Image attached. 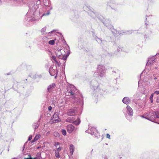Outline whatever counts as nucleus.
<instances>
[{
  "label": "nucleus",
  "instance_id": "nucleus-1",
  "mask_svg": "<svg viewBox=\"0 0 159 159\" xmlns=\"http://www.w3.org/2000/svg\"><path fill=\"white\" fill-rule=\"evenodd\" d=\"M106 72V69L104 66L102 65H98L97 71L94 73V75L96 77H103Z\"/></svg>",
  "mask_w": 159,
  "mask_h": 159
},
{
  "label": "nucleus",
  "instance_id": "nucleus-2",
  "mask_svg": "<svg viewBox=\"0 0 159 159\" xmlns=\"http://www.w3.org/2000/svg\"><path fill=\"white\" fill-rule=\"evenodd\" d=\"M123 111L126 118L128 120H131V117H129V116L131 117L133 115V111L132 108L129 106L127 105L126 109L124 110Z\"/></svg>",
  "mask_w": 159,
  "mask_h": 159
},
{
  "label": "nucleus",
  "instance_id": "nucleus-3",
  "mask_svg": "<svg viewBox=\"0 0 159 159\" xmlns=\"http://www.w3.org/2000/svg\"><path fill=\"white\" fill-rule=\"evenodd\" d=\"M155 116L154 111H152L146 114L144 116H143L142 117L151 121H153L156 120Z\"/></svg>",
  "mask_w": 159,
  "mask_h": 159
},
{
  "label": "nucleus",
  "instance_id": "nucleus-4",
  "mask_svg": "<svg viewBox=\"0 0 159 159\" xmlns=\"http://www.w3.org/2000/svg\"><path fill=\"white\" fill-rule=\"evenodd\" d=\"M155 77L154 74L151 75H148V77H145L143 78L142 80L143 82L144 83L146 84L151 85V83L152 80H153L154 77Z\"/></svg>",
  "mask_w": 159,
  "mask_h": 159
},
{
  "label": "nucleus",
  "instance_id": "nucleus-5",
  "mask_svg": "<svg viewBox=\"0 0 159 159\" xmlns=\"http://www.w3.org/2000/svg\"><path fill=\"white\" fill-rule=\"evenodd\" d=\"M79 100L76 97L73 98V103L75 104L77 103V104H80V105H83V96L82 94H80L79 96Z\"/></svg>",
  "mask_w": 159,
  "mask_h": 159
},
{
  "label": "nucleus",
  "instance_id": "nucleus-6",
  "mask_svg": "<svg viewBox=\"0 0 159 159\" xmlns=\"http://www.w3.org/2000/svg\"><path fill=\"white\" fill-rule=\"evenodd\" d=\"M67 89V91H68L69 93L73 97H74L76 88L74 85L70 84V86L68 87Z\"/></svg>",
  "mask_w": 159,
  "mask_h": 159
},
{
  "label": "nucleus",
  "instance_id": "nucleus-7",
  "mask_svg": "<svg viewBox=\"0 0 159 159\" xmlns=\"http://www.w3.org/2000/svg\"><path fill=\"white\" fill-rule=\"evenodd\" d=\"M49 73L51 76H54L56 75L55 78H56L57 74H58V71L57 69H54L52 67H50L49 70Z\"/></svg>",
  "mask_w": 159,
  "mask_h": 159
},
{
  "label": "nucleus",
  "instance_id": "nucleus-8",
  "mask_svg": "<svg viewBox=\"0 0 159 159\" xmlns=\"http://www.w3.org/2000/svg\"><path fill=\"white\" fill-rule=\"evenodd\" d=\"M52 120L53 123L58 122L60 120L59 119L58 113H55L54 114L53 117L52 118Z\"/></svg>",
  "mask_w": 159,
  "mask_h": 159
},
{
  "label": "nucleus",
  "instance_id": "nucleus-9",
  "mask_svg": "<svg viewBox=\"0 0 159 159\" xmlns=\"http://www.w3.org/2000/svg\"><path fill=\"white\" fill-rule=\"evenodd\" d=\"M156 59V58L155 56H152L151 58H149L146 64V66H148L149 65L152 64L155 61Z\"/></svg>",
  "mask_w": 159,
  "mask_h": 159
},
{
  "label": "nucleus",
  "instance_id": "nucleus-10",
  "mask_svg": "<svg viewBox=\"0 0 159 159\" xmlns=\"http://www.w3.org/2000/svg\"><path fill=\"white\" fill-rule=\"evenodd\" d=\"M67 131L69 133H71L75 130L74 126L71 124L68 125L66 127Z\"/></svg>",
  "mask_w": 159,
  "mask_h": 159
},
{
  "label": "nucleus",
  "instance_id": "nucleus-11",
  "mask_svg": "<svg viewBox=\"0 0 159 159\" xmlns=\"http://www.w3.org/2000/svg\"><path fill=\"white\" fill-rule=\"evenodd\" d=\"M76 114V111L74 109L69 110L67 112V114L69 116H74Z\"/></svg>",
  "mask_w": 159,
  "mask_h": 159
},
{
  "label": "nucleus",
  "instance_id": "nucleus-12",
  "mask_svg": "<svg viewBox=\"0 0 159 159\" xmlns=\"http://www.w3.org/2000/svg\"><path fill=\"white\" fill-rule=\"evenodd\" d=\"M65 106L70 105H72V102L70 101V99L68 98H66L64 101H62V102Z\"/></svg>",
  "mask_w": 159,
  "mask_h": 159
},
{
  "label": "nucleus",
  "instance_id": "nucleus-13",
  "mask_svg": "<svg viewBox=\"0 0 159 159\" xmlns=\"http://www.w3.org/2000/svg\"><path fill=\"white\" fill-rule=\"evenodd\" d=\"M56 86V84L54 83H52L48 87L47 92H50Z\"/></svg>",
  "mask_w": 159,
  "mask_h": 159
},
{
  "label": "nucleus",
  "instance_id": "nucleus-14",
  "mask_svg": "<svg viewBox=\"0 0 159 159\" xmlns=\"http://www.w3.org/2000/svg\"><path fill=\"white\" fill-rule=\"evenodd\" d=\"M122 102L124 103L128 104L130 102V99L128 97H125L123 99Z\"/></svg>",
  "mask_w": 159,
  "mask_h": 159
},
{
  "label": "nucleus",
  "instance_id": "nucleus-15",
  "mask_svg": "<svg viewBox=\"0 0 159 159\" xmlns=\"http://www.w3.org/2000/svg\"><path fill=\"white\" fill-rule=\"evenodd\" d=\"M40 119H39L37 122L34 123L32 125V127L34 129V130L37 129L39 125Z\"/></svg>",
  "mask_w": 159,
  "mask_h": 159
},
{
  "label": "nucleus",
  "instance_id": "nucleus-16",
  "mask_svg": "<svg viewBox=\"0 0 159 159\" xmlns=\"http://www.w3.org/2000/svg\"><path fill=\"white\" fill-rule=\"evenodd\" d=\"M25 19L26 21L28 22L34 21L35 20V19L34 18H32V17H30L28 16V14L25 16Z\"/></svg>",
  "mask_w": 159,
  "mask_h": 159
},
{
  "label": "nucleus",
  "instance_id": "nucleus-17",
  "mask_svg": "<svg viewBox=\"0 0 159 159\" xmlns=\"http://www.w3.org/2000/svg\"><path fill=\"white\" fill-rule=\"evenodd\" d=\"M63 50L61 49H55V52L56 55L57 56L59 57L62 54L61 51Z\"/></svg>",
  "mask_w": 159,
  "mask_h": 159
},
{
  "label": "nucleus",
  "instance_id": "nucleus-18",
  "mask_svg": "<svg viewBox=\"0 0 159 159\" xmlns=\"http://www.w3.org/2000/svg\"><path fill=\"white\" fill-rule=\"evenodd\" d=\"M90 130L91 132L90 133L91 135H95L94 134V133H95V134L97 133L98 135V133L97 131V130L94 127H92L91 128Z\"/></svg>",
  "mask_w": 159,
  "mask_h": 159
},
{
  "label": "nucleus",
  "instance_id": "nucleus-19",
  "mask_svg": "<svg viewBox=\"0 0 159 159\" xmlns=\"http://www.w3.org/2000/svg\"><path fill=\"white\" fill-rule=\"evenodd\" d=\"M91 85H92L93 88L95 90L97 89L98 86V85L97 82L96 81H94L93 82H91Z\"/></svg>",
  "mask_w": 159,
  "mask_h": 159
},
{
  "label": "nucleus",
  "instance_id": "nucleus-20",
  "mask_svg": "<svg viewBox=\"0 0 159 159\" xmlns=\"http://www.w3.org/2000/svg\"><path fill=\"white\" fill-rule=\"evenodd\" d=\"M75 120L74 117H69L66 119V121L70 123H73L74 122V120Z\"/></svg>",
  "mask_w": 159,
  "mask_h": 159
},
{
  "label": "nucleus",
  "instance_id": "nucleus-21",
  "mask_svg": "<svg viewBox=\"0 0 159 159\" xmlns=\"http://www.w3.org/2000/svg\"><path fill=\"white\" fill-rule=\"evenodd\" d=\"M102 22L104 25L107 26H108L110 24V21L108 20H105V21H104V20H103Z\"/></svg>",
  "mask_w": 159,
  "mask_h": 159
},
{
  "label": "nucleus",
  "instance_id": "nucleus-22",
  "mask_svg": "<svg viewBox=\"0 0 159 159\" xmlns=\"http://www.w3.org/2000/svg\"><path fill=\"white\" fill-rule=\"evenodd\" d=\"M75 147L72 144H70V153L72 154L74 151Z\"/></svg>",
  "mask_w": 159,
  "mask_h": 159
},
{
  "label": "nucleus",
  "instance_id": "nucleus-23",
  "mask_svg": "<svg viewBox=\"0 0 159 159\" xmlns=\"http://www.w3.org/2000/svg\"><path fill=\"white\" fill-rule=\"evenodd\" d=\"M80 120L79 118H77L76 120H74V122L72 123L75 125H78L80 124Z\"/></svg>",
  "mask_w": 159,
  "mask_h": 159
},
{
  "label": "nucleus",
  "instance_id": "nucleus-24",
  "mask_svg": "<svg viewBox=\"0 0 159 159\" xmlns=\"http://www.w3.org/2000/svg\"><path fill=\"white\" fill-rule=\"evenodd\" d=\"M48 39L47 37H44L43 39V44L46 45L48 44Z\"/></svg>",
  "mask_w": 159,
  "mask_h": 159
},
{
  "label": "nucleus",
  "instance_id": "nucleus-25",
  "mask_svg": "<svg viewBox=\"0 0 159 159\" xmlns=\"http://www.w3.org/2000/svg\"><path fill=\"white\" fill-rule=\"evenodd\" d=\"M154 112L155 116V119L159 118V111H154Z\"/></svg>",
  "mask_w": 159,
  "mask_h": 159
},
{
  "label": "nucleus",
  "instance_id": "nucleus-26",
  "mask_svg": "<svg viewBox=\"0 0 159 159\" xmlns=\"http://www.w3.org/2000/svg\"><path fill=\"white\" fill-rule=\"evenodd\" d=\"M70 53V51H68V52H67V54L66 55H63V57L62 58V59H63L64 60H66L68 57Z\"/></svg>",
  "mask_w": 159,
  "mask_h": 159
},
{
  "label": "nucleus",
  "instance_id": "nucleus-27",
  "mask_svg": "<svg viewBox=\"0 0 159 159\" xmlns=\"http://www.w3.org/2000/svg\"><path fill=\"white\" fill-rule=\"evenodd\" d=\"M40 136L39 134L36 135L34 139L32 141V143L34 142L35 141L37 140L40 138Z\"/></svg>",
  "mask_w": 159,
  "mask_h": 159
},
{
  "label": "nucleus",
  "instance_id": "nucleus-28",
  "mask_svg": "<svg viewBox=\"0 0 159 159\" xmlns=\"http://www.w3.org/2000/svg\"><path fill=\"white\" fill-rule=\"evenodd\" d=\"M36 159H41L42 157L40 153H38L37 154L36 157Z\"/></svg>",
  "mask_w": 159,
  "mask_h": 159
},
{
  "label": "nucleus",
  "instance_id": "nucleus-29",
  "mask_svg": "<svg viewBox=\"0 0 159 159\" xmlns=\"http://www.w3.org/2000/svg\"><path fill=\"white\" fill-rule=\"evenodd\" d=\"M55 156L57 158H60L61 156L59 155V152H57L56 151H55Z\"/></svg>",
  "mask_w": 159,
  "mask_h": 159
},
{
  "label": "nucleus",
  "instance_id": "nucleus-30",
  "mask_svg": "<svg viewBox=\"0 0 159 159\" xmlns=\"http://www.w3.org/2000/svg\"><path fill=\"white\" fill-rule=\"evenodd\" d=\"M55 43V42L54 40H51L48 42V43L50 45H53Z\"/></svg>",
  "mask_w": 159,
  "mask_h": 159
},
{
  "label": "nucleus",
  "instance_id": "nucleus-31",
  "mask_svg": "<svg viewBox=\"0 0 159 159\" xmlns=\"http://www.w3.org/2000/svg\"><path fill=\"white\" fill-rule=\"evenodd\" d=\"M61 132L64 135H66V131L65 129H62Z\"/></svg>",
  "mask_w": 159,
  "mask_h": 159
},
{
  "label": "nucleus",
  "instance_id": "nucleus-32",
  "mask_svg": "<svg viewBox=\"0 0 159 159\" xmlns=\"http://www.w3.org/2000/svg\"><path fill=\"white\" fill-rule=\"evenodd\" d=\"M46 30V27H44L41 30V31L43 34H44V33L45 32Z\"/></svg>",
  "mask_w": 159,
  "mask_h": 159
},
{
  "label": "nucleus",
  "instance_id": "nucleus-33",
  "mask_svg": "<svg viewBox=\"0 0 159 159\" xmlns=\"http://www.w3.org/2000/svg\"><path fill=\"white\" fill-rule=\"evenodd\" d=\"M52 59L55 62H57L56 60V57L55 56H52L51 57Z\"/></svg>",
  "mask_w": 159,
  "mask_h": 159
},
{
  "label": "nucleus",
  "instance_id": "nucleus-34",
  "mask_svg": "<svg viewBox=\"0 0 159 159\" xmlns=\"http://www.w3.org/2000/svg\"><path fill=\"white\" fill-rule=\"evenodd\" d=\"M62 149V148L61 147H59L57 148V149L55 150V151H56L57 152H59Z\"/></svg>",
  "mask_w": 159,
  "mask_h": 159
},
{
  "label": "nucleus",
  "instance_id": "nucleus-35",
  "mask_svg": "<svg viewBox=\"0 0 159 159\" xmlns=\"http://www.w3.org/2000/svg\"><path fill=\"white\" fill-rule=\"evenodd\" d=\"M96 40L99 43H100L102 42V40L98 38L96 39Z\"/></svg>",
  "mask_w": 159,
  "mask_h": 159
},
{
  "label": "nucleus",
  "instance_id": "nucleus-36",
  "mask_svg": "<svg viewBox=\"0 0 159 159\" xmlns=\"http://www.w3.org/2000/svg\"><path fill=\"white\" fill-rule=\"evenodd\" d=\"M60 144V143L59 142H55V144H54V146L55 147H57V146L59 145Z\"/></svg>",
  "mask_w": 159,
  "mask_h": 159
},
{
  "label": "nucleus",
  "instance_id": "nucleus-37",
  "mask_svg": "<svg viewBox=\"0 0 159 159\" xmlns=\"http://www.w3.org/2000/svg\"><path fill=\"white\" fill-rule=\"evenodd\" d=\"M54 135L56 137H58L59 136V134L57 132H54Z\"/></svg>",
  "mask_w": 159,
  "mask_h": 159
},
{
  "label": "nucleus",
  "instance_id": "nucleus-38",
  "mask_svg": "<svg viewBox=\"0 0 159 159\" xmlns=\"http://www.w3.org/2000/svg\"><path fill=\"white\" fill-rule=\"evenodd\" d=\"M154 96V93H152L151 94L150 97V99L152 100V99H153V98Z\"/></svg>",
  "mask_w": 159,
  "mask_h": 159
},
{
  "label": "nucleus",
  "instance_id": "nucleus-39",
  "mask_svg": "<svg viewBox=\"0 0 159 159\" xmlns=\"http://www.w3.org/2000/svg\"><path fill=\"white\" fill-rule=\"evenodd\" d=\"M153 93L158 95L159 94V91H154Z\"/></svg>",
  "mask_w": 159,
  "mask_h": 159
},
{
  "label": "nucleus",
  "instance_id": "nucleus-40",
  "mask_svg": "<svg viewBox=\"0 0 159 159\" xmlns=\"http://www.w3.org/2000/svg\"><path fill=\"white\" fill-rule=\"evenodd\" d=\"M50 14V12L49 11H48V12L46 13H44L43 14V16H47V15H48L49 14Z\"/></svg>",
  "mask_w": 159,
  "mask_h": 159
},
{
  "label": "nucleus",
  "instance_id": "nucleus-41",
  "mask_svg": "<svg viewBox=\"0 0 159 159\" xmlns=\"http://www.w3.org/2000/svg\"><path fill=\"white\" fill-rule=\"evenodd\" d=\"M117 50L118 52H119L121 51V49L118 47L117 48Z\"/></svg>",
  "mask_w": 159,
  "mask_h": 159
},
{
  "label": "nucleus",
  "instance_id": "nucleus-42",
  "mask_svg": "<svg viewBox=\"0 0 159 159\" xmlns=\"http://www.w3.org/2000/svg\"><path fill=\"white\" fill-rule=\"evenodd\" d=\"M32 136L31 135H30L29 136V138H28V140L30 141L32 139Z\"/></svg>",
  "mask_w": 159,
  "mask_h": 159
},
{
  "label": "nucleus",
  "instance_id": "nucleus-43",
  "mask_svg": "<svg viewBox=\"0 0 159 159\" xmlns=\"http://www.w3.org/2000/svg\"><path fill=\"white\" fill-rule=\"evenodd\" d=\"M106 137L109 139H110V135L108 134H107Z\"/></svg>",
  "mask_w": 159,
  "mask_h": 159
},
{
  "label": "nucleus",
  "instance_id": "nucleus-44",
  "mask_svg": "<svg viewBox=\"0 0 159 159\" xmlns=\"http://www.w3.org/2000/svg\"><path fill=\"white\" fill-rule=\"evenodd\" d=\"M156 101L157 102L159 103V96L157 97Z\"/></svg>",
  "mask_w": 159,
  "mask_h": 159
},
{
  "label": "nucleus",
  "instance_id": "nucleus-45",
  "mask_svg": "<svg viewBox=\"0 0 159 159\" xmlns=\"http://www.w3.org/2000/svg\"><path fill=\"white\" fill-rule=\"evenodd\" d=\"M52 109V107L51 106L48 107V110L49 111H51Z\"/></svg>",
  "mask_w": 159,
  "mask_h": 159
},
{
  "label": "nucleus",
  "instance_id": "nucleus-46",
  "mask_svg": "<svg viewBox=\"0 0 159 159\" xmlns=\"http://www.w3.org/2000/svg\"><path fill=\"white\" fill-rule=\"evenodd\" d=\"M142 81L141 80H140L139 81L138 84H139V85H140V84H142Z\"/></svg>",
  "mask_w": 159,
  "mask_h": 159
},
{
  "label": "nucleus",
  "instance_id": "nucleus-47",
  "mask_svg": "<svg viewBox=\"0 0 159 159\" xmlns=\"http://www.w3.org/2000/svg\"><path fill=\"white\" fill-rule=\"evenodd\" d=\"M94 134L95 135H94L96 137H98L99 136V134L98 133V134L97 133L95 134L94 133Z\"/></svg>",
  "mask_w": 159,
  "mask_h": 159
},
{
  "label": "nucleus",
  "instance_id": "nucleus-48",
  "mask_svg": "<svg viewBox=\"0 0 159 159\" xmlns=\"http://www.w3.org/2000/svg\"><path fill=\"white\" fill-rule=\"evenodd\" d=\"M144 73V72L143 71V72L141 74V77H143V74Z\"/></svg>",
  "mask_w": 159,
  "mask_h": 159
},
{
  "label": "nucleus",
  "instance_id": "nucleus-49",
  "mask_svg": "<svg viewBox=\"0 0 159 159\" xmlns=\"http://www.w3.org/2000/svg\"><path fill=\"white\" fill-rule=\"evenodd\" d=\"M25 159H36L35 158H33L32 157H30L29 158H25Z\"/></svg>",
  "mask_w": 159,
  "mask_h": 159
},
{
  "label": "nucleus",
  "instance_id": "nucleus-50",
  "mask_svg": "<svg viewBox=\"0 0 159 159\" xmlns=\"http://www.w3.org/2000/svg\"><path fill=\"white\" fill-rule=\"evenodd\" d=\"M17 83H16V84L14 85L13 87L14 88L16 86H17Z\"/></svg>",
  "mask_w": 159,
  "mask_h": 159
},
{
  "label": "nucleus",
  "instance_id": "nucleus-51",
  "mask_svg": "<svg viewBox=\"0 0 159 159\" xmlns=\"http://www.w3.org/2000/svg\"><path fill=\"white\" fill-rule=\"evenodd\" d=\"M148 92V91H145L143 93L144 94H146V93H147Z\"/></svg>",
  "mask_w": 159,
  "mask_h": 159
},
{
  "label": "nucleus",
  "instance_id": "nucleus-52",
  "mask_svg": "<svg viewBox=\"0 0 159 159\" xmlns=\"http://www.w3.org/2000/svg\"><path fill=\"white\" fill-rule=\"evenodd\" d=\"M55 31H56V30H53L52 31H51V32H49V33H52V32H55Z\"/></svg>",
  "mask_w": 159,
  "mask_h": 159
},
{
  "label": "nucleus",
  "instance_id": "nucleus-53",
  "mask_svg": "<svg viewBox=\"0 0 159 159\" xmlns=\"http://www.w3.org/2000/svg\"><path fill=\"white\" fill-rule=\"evenodd\" d=\"M157 79V78L156 77H154V80H156V79Z\"/></svg>",
  "mask_w": 159,
  "mask_h": 159
},
{
  "label": "nucleus",
  "instance_id": "nucleus-54",
  "mask_svg": "<svg viewBox=\"0 0 159 159\" xmlns=\"http://www.w3.org/2000/svg\"><path fill=\"white\" fill-rule=\"evenodd\" d=\"M151 100V102L152 103L153 102V99H152V100Z\"/></svg>",
  "mask_w": 159,
  "mask_h": 159
},
{
  "label": "nucleus",
  "instance_id": "nucleus-55",
  "mask_svg": "<svg viewBox=\"0 0 159 159\" xmlns=\"http://www.w3.org/2000/svg\"><path fill=\"white\" fill-rule=\"evenodd\" d=\"M112 72L114 73H115V71H113Z\"/></svg>",
  "mask_w": 159,
  "mask_h": 159
},
{
  "label": "nucleus",
  "instance_id": "nucleus-56",
  "mask_svg": "<svg viewBox=\"0 0 159 159\" xmlns=\"http://www.w3.org/2000/svg\"><path fill=\"white\" fill-rule=\"evenodd\" d=\"M158 54H159V53H157L156 54V55H158Z\"/></svg>",
  "mask_w": 159,
  "mask_h": 159
},
{
  "label": "nucleus",
  "instance_id": "nucleus-57",
  "mask_svg": "<svg viewBox=\"0 0 159 159\" xmlns=\"http://www.w3.org/2000/svg\"><path fill=\"white\" fill-rule=\"evenodd\" d=\"M26 80V81H27V79H26V80Z\"/></svg>",
  "mask_w": 159,
  "mask_h": 159
},
{
  "label": "nucleus",
  "instance_id": "nucleus-58",
  "mask_svg": "<svg viewBox=\"0 0 159 159\" xmlns=\"http://www.w3.org/2000/svg\"><path fill=\"white\" fill-rule=\"evenodd\" d=\"M156 69H157V67H155V68Z\"/></svg>",
  "mask_w": 159,
  "mask_h": 159
},
{
  "label": "nucleus",
  "instance_id": "nucleus-59",
  "mask_svg": "<svg viewBox=\"0 0 159 159\" xmlns=\"http://www.w3.org/2000/svg\"><path fill=\"white\" fill-rule=\"evenodd\" d=\"M38 1H40V0H37Z\"/></svg>",
  "mask_w": 159,
  "mask_h": 159
}]
</instances>
